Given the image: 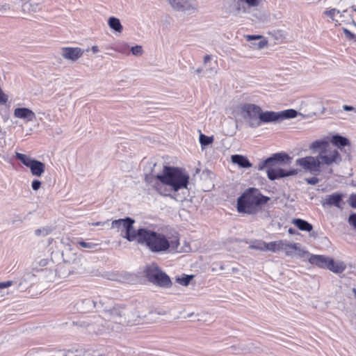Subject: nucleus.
Segmentation results:
<instances>
[{"mask_svg":"<svg viewBox=\"0 0 356 356\" xmlns=\"http://www.w3.org/2000/svg\"><path fill=\"white\" fill-rule=\"evenodd\" d=\"M137 235L138 243L152 253L165 254L177 251L179 245L178 237L168 238L164 234L147 227L138 229Z\"/></svg>","mask_w":356,"mask_h":356,"instance_id":"nucleus-1","label":"nucleus"},{"mask_svg":"<svg viewBox=\"0 0 356 356\" xmlns=\"http://www.w3.org/2000/svg\"><path fill=\"white\" fill-rule=\"evenodd\" d=\"M268 200L269 197L261 195L258 189L250 188L238 198L237 210L240 213H255Z\"/></svg>","mask_w":356,"mask_h":356,"instance_id":"nucleus-2","label":"nucleus"},{"mask_svg":"<svg viewBox=\"0 0 356 356\" xmlns=\"http://www.w3.org/2000/svg\"><path fill=\"white\" fill-rule=\"evenodd\" d=\"M291 157H268V159L258 166L259 170L266 169L267 176L269 179L275 180L279 178L296 175L298 173V169H292L286 171L279 166L284 161V159L288 161Z\"/></svg>","mask_w":356,"mask_h":356,"instance_id":"nucleus-3","label":"nucleus"},{"mask_svg":"<svg viewBox=\"0 0 356 356\" xmlns=\"http://www.w3.org/2000/svg\"><path fill=\"white\" fill-rule=\"evenodd\" d=\"M162 178L165 180V186L170 187V191H178L186 188L188 184L189 175L183 169L165 166Z\"/></svg>","mask_w":356,"mask_h":356,"instance_id":"nucleus-4","label":"nucleus"},{"mask_svg":"<svg viewBox=\"0 0 356 356\" xmlns=\"http://www.w3.org/2000/svg\"><path fill=\"white\" fill-rule=\"evenodd\" d=\"M145 274L147 280L155 285L161 287H168L171 284L169 276L163 273L156 264L146 266Z\"/></svg>","mask_w":356,"mask_h":356,"instance_id":"nucleus-5","label":"nucleus"},{"mask_svg":"<svg viewBox=\"0 0 356 356\" xmlns=\"http://www.w3.org/2000/svg\"><path fill=\"white\" fill-rule=\"evenodd\" d=\"M298 112L294 109H286L281 111H266L261 110L260 126L262 124L267 123H279L285 120L294 118L297 116Z\"/></svg>","mask_w":356,"mask_h":356,"instance_id":"nucleus-6","label":"nucleus"},{"mask_svg":"<svg viewBox=\"0 0 356 356\" xmlns=\"http://www.w3.org/2000/svg\"><path fill=\"white\" fill-rule=\"evenodd\" d=\"M135 220L129 217L124 219L115 220L111 222V227L124 232L122 236L129 241H134L138 238V230L134 228Z\"/></svg>","mask_w":356,"mask_h":356,"instance_id":"nucleus-7","label":"nucleus"},{"mask_svg":"<svg viewBox=\"0 0 356 356\" xmlns=\"http://www.w3.org/2000/svg\"><path fill=\"white\" fill-rule=\"evenodd\" d=\"M261 113V107L254 104H245L241 108V114L245 122L253 128L260 126Z\"/></svg>","mask_w":356,"mask_h":356,"instance_id":"nucleus-8","label":"nucleus"},{"mask_svg":"<svg viewBox=\"0 0 356 356\" xmlns=\"http://www.w3.org/2000/svg\"><path fill=\"white\" fill-rule=\"evenodd\" d=\"M321 160H315L314 157H302L298 159L296 163L302 166L304 169L309 170L312 173H316L320 171V163L332 164L337 162L340 157H316Z\"/></svg>","mask_w":356,"mask_h":356,"instance_id":"nucleus-9","label":"nucleus"},{"mask_svg":"<svg viewBox=\"0 0 356 356\" xmlns=\"http://www.w3.org/2000/svg\"><path fill=\"white\" fill-rule=\"evenodd\" d=\"M145 181L147 186L155 190L161 195L167 196L170 195V191L169 188L165 186L162 175H147L145 177Z\"/></svg>","mask_w":356,"mask_h":356,"instance_id":"nucleus-10","label":"nucleus"},{"mask_svg":"<svg viewBox=\"0 0 356 356\" xmlns=\"http://www.w3.org/2000/svg\"><path fill=\"white\" fill-rule=\"evenodd\" d=\"M337 147L338 150L334 151L332 156H340L341 154L350 155L353 153L352 145L350 140L343 136L336 134L330 138V144Z\"/></svg>","mask_w":356,"mask_h":356,"instance_id":"nucleus-11","label":"nucleus"},{"mask_svg":"<svg viewBox=\"0 0 356 356\" xmlns=\"http://www.w3.org/2000/svg\"><path fill=\"white\" fill-rule=\"evenodd\" d=\"M172 8L177 11L195 12L197 8L196 0H168Z\"/></svg>","mask_w":356,"mask_h":356,"instance_id":"nucleus-12","label":"nucleus"},{"mask_svg":"<svg viewBox=\"0 0 356 356\" xmlns=\"http://www.w3.org/2000/svg\"><path fill=\"white\" fill-rule=\"evenodd\" d=\"M21 162L28 167L33 176L40 177L44 172L45 165L43 163L32 159L31 157H17Z\"/></svg>","mask_w":356,"mask_h":356,"instance_id":"nucleus-13","label":"nucleus"},{"mask_svg":"<svg viewBox=\"0 0 356 356\" xmlns=\"http://www.w3.org/2000/svg\"><path fill=\"white\" fill-rule=\"evenodd\" d=\"M84 50L80 47H63L60 49V54L62 58L72 63H76L82 57Z\"/></svg>","mask_w":356,"mask_h":356,"instance_id":"nucleus-14","label":"nucleus"},{"mask_svg":"<svg viewBox=\"0 0 356 356\" xmlns=\"http://www.w3.org/2000/svg\"><path fill=\"white\" fill-rule=\"evenodd\" d=\"M282 251L284 252L285 254L288 257L298 256L303 257L306 254H308L307 251L300 248L298 243H291L286 240L284 241Z\"/></svg>","mask_w":356,"mask_h":356,"instance_id":"nucleus-15","label":"nucleus"},{"mask_svg":"<svg viewBox=\"0 0 356 356\" xmlns=\"http://www.w3.org/2000/svg\"><path fill=\"white\" fill-rule=\"evenodd\" d=\"M330 147V138L316 140L309 145V149L312 154H325Z\"/></svg>","mask_w":356,"mask_h":356,"instance_id":"nucleus-16","label":"nucleus"},{"mask_svg":"<svg viewBox=\"0 0 356 356\" xmlns=\"http://www.w3.org/2000/svg\"><path fill=\"white\" fill-rule=\"evenodd\" d=\"M13 115L15 118L22 120L25 122H33L36 118L35 113L30 108L25 107L15 108Z\"/></svg>","mask_w":356,"mask_h":356,"instance_id":"nucleus-17","label":"nucleus"},{"mask_svg":"<svg viewBox=\"0 0 356 356\" xmlns=\"http://www.w3.org/2000/svg\"><path fill=\"white\" fill-rule=\"evenodd\" d=\"M330 257L323 255H311L309 261L311 264L316 265L319 268H327Z\"/></svg>","mask_w":356,"mask_h":356,"instance_id":"nucleus-18","label":"nucleus"},{"mask_svg":"<svg viewBox=\"0 0 356 356\" xmlns=\"http://www.w3.org/2000/svg\"><path fill=\"white\" fill-rule=\"evenodd\" d=\"M346 268V264L343 261H335L330 258L327 269L334 273H341Z\"/></svg>","mask_w":356,"mask_h":356,"instance_id":"nucleus-19","label":"nucleus"},{"mask_svg":"<svg viewBox=\"0 0 356 356\" xmlns=\"http://www.w3.org/2000/svg\"><path fill=\"white\" fill-rule=\"evenodd\" d=\"M342 200V195L339 193H333L327 195L325 199V203L330 206L339 207L340 202Z\"/></svg>","mask_w":356,"mask_h":356,"instance_id":"nucleus-20","label":"nucleus"},{"mask_svg":"<svg viewBox=\"0 0 356 356\" xmlns=\"http://www.w3.org/2000/svg\"><path fill=\"white\" fill-rule=\"evenodd\" d=\"M293 224L295 225L299 229L302 231L310 232L312 230V225L309 223L307 221L300 219L295 218L292 221Z\"/></svg>","mask_w":356,"mask_h":356,"instance_id":"nucleus-21","label":"nucleus"},{"mask_svg":"<svg viewBox=\"0 0 356 356\" xmlns=\"http://www.w3.org/2000/svg\"><path fill=\"white\" fill-rule=\"evenodd\" d=\"M108 24L109 27L115 32L121 33L123 30V26L118 18L111 17L108 19Z\"/></svg>","mask_w":356,"mask_h":356,"instance_id":"nucleus-22","label":"nucleus"},{"mask_svg":"<svg viewBox=\"0 0 356 356\" xmlns=\"http://www.w3.org/2000/svg\"><path fill=\"white\" fill-rule=\"evenodd\" d=\"M283 245V240L267 243L266 251H270L273 252L282 251Z\"/></svg>","mask_w":356,"mask_h":356,"instance_id":"nucleus-23","label":"nucleus"},{"mask_svg":"<svg viewBox=\"0 0 356 356\" xmlns=\"http://www.w3.org/2000/svg\"><path fill=\"white\" fill-rule=\"evenodd\" d=\"M247 38L248 40H255L252 44L259 49L264 48L267 44V41L260 35H248Z\"/></svg>","mask_w":356,"mask_h":356,"instance_id":"nucleus-24","label":"nucleus"},{"mask_svg":"<svg viewBox=\"0 0 356 356\" xmlns=\"http://www.w3.org/2000/svg\"><path fill=\"white\" fill-rule=\"evenodd\" d=\"M324 14L329 17L333 22H335L336 25H339L338 19H337V16L343 17V13H341L339 10L336 8H332L329 10H325Z\"/></svg>","mask_w":356,"mask_h":356,"instance_id":"nucleus-25","label":"nucleus"},{"mask_svg":"<svg viewBox=\"0 0 356 356\" xmlns=\"http://www.w3.org/2000/svg\"><path fill=\"white\" fill-rule=\"evenodd\" d=\"M267 243L262 240H255L250 243L249 248L260 251H266Z\"/></svg>","mask_w":356,"mask_h":356,"instance_id":"nucleus-26","label":"nucleus"},{"mask_svg":"<svg viewBox=\"0 0 356 356\" xmlns=\"http://www.w3.org/2000/svg\"><path fill=\"white\" fill-rule=\"evenodd\" d=\"M231 159L232 163L238 164L241 168H249L251 166V163L247 159V157H231Z\"/></svg>","mask_w":356,"mask_h":356,"instance_id":"nucleus-27","label":"nucleus"},{"mask_svg":"<svg viewBox=\"0 0 356 356\" xmlns=\"http://www.w3.org/2000/svg\"><path fill=\"white\" fill-rule=\"evenodd\" d=\"M214 140L213 136H208L200 133L199 136V141L202 147L211 144Z\"/></svg>","mask_w":356,"mask_h":356,"instance_id":"nucleus-28","label":"nucleus"},{"mask_svg":"<svg viewBox=\"0 0 356 356\" xmlns=\"http://www.w3.org/2000/svg\"><path fill=\"white\" fill-rule=\"evenodd\" d=\"M193 278V275H184L181 277H177L176 281L183 286H188Z\"/></svg>","mask_w":356,"mask_h":356,"instance_id":"nucleus-29","label":"nucleus"},{"mask_svg":"<svg viewBox=\"0 0 356 356\" xmlns=\"http://www.w3.org/2000/svg\"><path fill=\"white\" fill-rule=\"evenodd\" d=\"M13 281L0 282V300L5 296L6 293L3 291L4 289L8 288L13 285Z\"/></svg>","mask_w":356,"mask_h":356,"instance_id":"nucleus-30","label":"nucleus"},{"mask_svg":"<svg viewBox=\"0 0 356 356\" xmlns=\"http://www.w3.org/2000/svg\"><path fill=\"white\" fill-rule=\"evenodd\" d=\"M77 244L83 248H88V249H95L98 245L97 243H95L92 242H86L83 241H78Z\"/></svg>","mask_w":356,"mask_h":356,"instance_id":"nucleus-31","label":"nucleus"},{"mask_svg":"<svg viewBox=\"0 0 356 356\" xmlns=\"http://www.w3.org/2000/svg\"><path fill=\"white\" fill-rule=\"evenodd\" d=\"M238 2L245 3L248 7H257L261 3V0H237Z\"/></svg>","mask_w":356,"mask_h":356,"instance_id":"nucleus-32","label":"nucleus"},{"mask_svg":"<svg viewBox=\"0 0 356 356\" xmlns=\"http://www.w3.org/2000/svg\"><path fill=\"white\" fill-rule=\"evenodd\" d=\"M131 53L134 56H140L143 54V50L140 45H136L131 48Z\"/></svg>","mask_w":356,"mask_h":356,"instance_id":"nucleus-33","label":"nucleus"},{"mask_svg":"<svg viewBox=\"0 0 356 356\" xmlns=\"http://www.w3.org/2000/svg\"><path fill=\"white\" fill-rule=\"evenodd\" d=\"M49 233V229H47V228H41V229H38L35 231V234L38 236H47L48 235Z\"/></svg>","mask_w":356,"mask_h":356,"instance_id":"nucleus-34","label":"nucleus"},{"mask_svg":"<svg viewBox=\"0 0 356 356\" xmlns=\"http://www.w3.org/2000/svg\"><path fill=\"white\" fill-rule=\"evenodd\" d=\"M112 314L113 315V321L114 322L120 323V324H122L124 323V321L122 320V316L121 315L118 316L117 314V312L115 309L112 311Z\"/></svg>","mask_w":356,"mask_h":356,"instance_id":"nucleus-35","label":"nucleus"},{"mask_svg":"<svg viewBox=\"0 0 356 356\" xmlns=\"http://www.w3.org/2000/svg\"><path fill=\"white\" fill-rule=\"evenodd\" d=\"M348 223L356 230V213L350 215L348 218Z\"/></svg>","mask_w":356,"mask_h":356,"instance_id":"nucleus-36","label":"nucleus"},{"mask_svg":"<svg viewBox=\"0 0 356 356\" xmlns=\"http://www.w3.org/2000/svg\"><path fill=\"white\" fill-rule=\"evenodd\" d=\"M305 181L308 184L315 185V184L318 183L319 179L317 177H311V178H306L305 179Z\"/></svg>","mask_w":356,"mask_h":356,"instance_id":"nucleus-37","label":"nucleus"},{"mask_svg":"<svg viewBox=\"0 0 356 356\" xmlns=\"http://www.w3.org/2000/svg\"><path fill=\"white\" fill-rule=\"evenodd\" d=\"M41 186V181H39V180H33L32 181V184H31V187L33 188V191H37L38 190Z\"/></svg>","mask_w":356,"mask_h":356,"instance_id":"nucleus-38","label":"nucleus"},{"mask_svg":"<svg viewBox=\"0 0 356 356\" xmlns=\"http://www.w3.org/2000/svg\"><path fill=\"white\" fill-rule=\"evenodd\" d=\"M10 8V5L8 3L0 4V13L4 14Z\"/></svg>","mask_w":356,"mask_h":356,"instance_id":"nucleus-39","label":"nucleus"},{"mask_svg":"<svg viewBox=\"0 0 356 356\" xmlns=\"http://www.w3.org/2000/svg\"><path fill=\"white\" fill-rule=\"evenodd\" d=\"M350 204L352 207L353 208H356V195H352L350 197Z\"/></svg>","mask_w":356,"mask_h":356,"instance_id":"nucleus-40","label":"nucleus"},{"mask_svg":"<svg viewBox=\"0 0 356 356\" xmlns=\"http://www.w3.org/2000/svg\"><path fill=\"white\" fill-rule=\"evenodd\" d=\"M343 109L346 111H354L355 113H356L355 108L352 106L343 105Z\"/></svg>","mask_w":356,"mask_h":356,"instance_id":"nucleus-41","label":"nucleus"},{"mask_svg":"<svg viewBox=\"0 0 356 356\" xmlns=\"http://www.w3.org/2000/svg\"><path fill=\"white\" fill-rule=\"evenodd\" d=\"M343 32L350 39H353L355 36L353 33H352L349 30H348L346 28L343 29Z\"/></svg>","mask_w":356,"mask_h":356,"instance_id":"nucleus-42","label":"nucleus"},{"mask_svg":"<svg viewBox=\"0 0 356 356\" xmlns=\"http://www.w3.org/2000/svg\"><path fill=\"white\" fill-rule=\"evenodd\" d=\"M105 223H106V222H96L89 223V225H92V226H103Z\"/></svg>","mask_w":356,"mask_h":356,"instance_id":"nucleus-43","label":"nucleus"},{"mask_svg":"<svg viewBox=\"0 0 356 356\" xmlns=\"http://www.w3.org/2000/svg\"><path fill=\"white\" fill-rule=\"evenodd\" d=\"M211 59V57L210 55H206L204 57V64H207L209 61H210Z\"/></svg>","mask_w":356,"mask_h":356,"instance_id":"nucleus-44","label":"nucleus"},{"mask_svg":"<svg viewBox=\"0 0 356 356\" xmlns=\"http://www.w3.org/2000/svg\"><path fill=\"white\" fill-rule=\"evenodd\" d=\"M271 156H289V155L285 152H279V153L273 154Z\"/></svg>","mask_w":356,"mask_h":356,"instance_id":"nucleus-45","label":"nucleus"},{"mask_svg":"<svg viewBox=\"0 0 356 356\" xmlns=\"http://www.w3.org/2000/svg\"><path fill=\"white\" fill-rule=\"evenodd\" d=\"M91 50L94 54H96L99 51V47L97 46H92Z\"/></svg>","mask_w":356,"mask_h":356,"instance_id":"nucleus-46","label":"nucleus"},{"mask_svg":"<svg viewBox=\"0 0 356 356\" xmlns=\"http://www.w3.org/2000/svg\"><path fill=\"white\" fill-rule=\"evenodd\" d=\"M128 47H129L128 44H124L123 45V47L120 50H119V51H121V52H124L125 49H127Z\"/></svg>","mask_w":356,"mask_h":356,"instance_id":"nucleus-47","label":"nucleus"},{"mask_svg":"<svg viewBox=\"0 0 356 356\" xmlns=\"http://www.w3.org/2000/svg\"><path fill=\"white\" fill-rule=\"evenodd\" d=\"M202 72V68H197V69L195 70V72H196L197 74H200Z\"/></svg>","mask_w":356,"mask_h":356,"instance_id":"nucleus-48","label":"nucleus"},{"mask_svg":"<svg viewBox=\"0 0 356 356\" xmlns=\"http://www.w3.org/2000/svg\"><path fill=\"white\" fill-rule=\"evenodd\" d=\"M15 156H26V155L24 154L16 152V155Z\"/></svg>","mask_w":356,"mask_h":356,"instance_id":"nucleus-49","label":"nucleus"},{"mask_svg":"<svg viewBox=\"0 0 356 356\" xmlns=\"http://www.w3.org/2000/svg\"><path fill=\"white\" fill-rule=\"evenodd\" d=\"M353 293L355 294V298H356V289L353 288Z\"/></svg>","mask_w":356,"mask_h":356,"instance_id":"nucleus-50","label":"nucleus"},{"mask_svg":"<svg viewBox=\"0 0 356 356\" xmlns=\"http://www.w3.org/2000/svg\"><path fill=\"white\" fill-rule=\"evenodd\" d=\"M289 232L290 234H293V229H292V228H290V229H289Z\"/></svg>","mask_w":356,"mask_h":356,"instance_id":"nucleus-51","label":"nucleus"},{"mask_svg":"<svg viewBox=\"0 0 356 356\" xmlns=\"http://www.w3.org/2000/svg\"><path fill=\"white\" fill-rule=\"evenodd\" d=\"M352 8L353 9V10H354L355 12H356V7L353 6V7H352Z\"/></svg>","mask_w":356,"mask_h":356,"instance_id":"nucleus-52","label":"nucleus"},{"mask_svg":"<svg viewBox=\"0 0 356 356\" xmlns=\"http://www.w3.org/2000/svg\"><path fill=\"white\" fill-rule=\"evenodd\" d=\"M237 10H238V13H239V12H240V10H241V8H240V7H238Z\"/></svg>","mask_w":356,"mask_h":356,"instance_id":"nucleus-53","label":"nucleus"},{"mask_svg":"<svg viewBox=\"0 0 356 356\" xmlns=\"http://www.w3.org/2000/svg\"><path fill=\"white\" fill-rule=\"evenodd\" d=\"M233 156H240V155L239 154H234Z\"/></svg>","mask_w":356,"mask_h":356,"instance_id":"nucleus-54","label":"nucleus"}]
</instances>
